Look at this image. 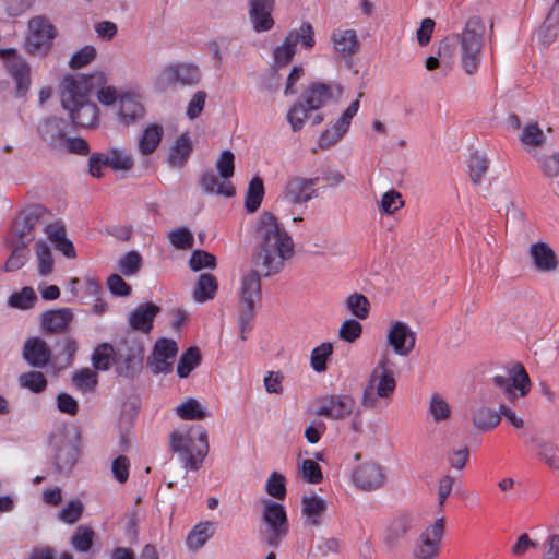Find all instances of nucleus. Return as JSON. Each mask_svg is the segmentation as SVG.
<instances>
[{
  "instance_id": "1",
  "label": "nucleus",
  "mask_w": 559,
  "mask_h": 559,
  "mask_svg": "<svg viewBox=\"0 0 559 559\" xmlns=\"http://www.w3.org/2000/svg\"><path fill=\"white\" fill-rule=\"evenodd\" d=\"M294 247L293 238L277 218L272 213H264L257 228L252 254L254 267L265 277L280 273L285 261L294 255Z\"/></svg>"
},
{
  "instance_id": "2",
  "label": "nucleus",
  "mask_w": 559,
  "mask_h": 559,
  "mask_svg": "<svg viewBox=\"0 0 559 559\" xmlns=\"http://www.w3.org/2000/svg\"><path fill=\"white\" fill-rule=\"evenodd\" d=\"M102 75L64 76L61 83V104L72 122L82 128H95L99 123V110L92 100L91 90L99 86Z\"/></svg>"
},
{
  "instance_id": "3",
  "label": "nucleus",
  "mask_w": 559,
  "mask_h": 559,
  "mask_svg": "<svg viewBox=\"0 0 559 559\" xmlns=\"http://www.w3.org/2000/svg\"><path fill=\"white\" fill-rule=\"evenodd\" d=\"M485 29L481 19L473 16L467 20L462 33L456 35L460 63L468 75L477 73L480 67Z\"/></svg>"
},
{
  "instance_id": "4",
  "label": "nucleus",
  "mask_w": 559,
  "mask_h": 559,
  "mask_svg": "<svg viewBox=\"0 0 559 559\" xmlns=\"http://www.w3.org/2000/svg\"><path fill=\"white\" fill-rule=\"evenodd\" d=\"M170 450L178 454L183 468L200 469L209 452L206 430L202 429L197 439L189 429L174 431L170 435Z\"/></svg>"
},
{
  "instance_id": "5",
  "label": "nucleus",
  "mask_w": 559,
  "mask_h": 559,
  "mask_svg": "<svg viewBox=\"0 0 559 559\" xmlns=\"http://www.w3.org/2000/svg\"><path fill=\"white\" fill-rule=\"evenodd\" d=\"M396 388V380L384 355L372 369L365 385L361 404L366 408H376L380 401L391 402Z\"/></svg>"
},
{
  "instance_id": "6",
  "label": "nucleus",
  "mask_w": 559,
  "mask_h": 559,
  "mask_svg": "<svg viewBox=\"0 0 559 559\" xmlns=\"http://www.w3.org/2000/svg\"><path fill=\"white\" fill-rule=\"evenodd\" d=\"M262 523L260 534L263 542L271 547H278L289 531L285 507L272 500H264Z\"/></svg>"
},
{
  "instance_id": "7",
  "label": "nucleus",
  "mask_w": 559,
  "mask_h": 559,
  "mask_svg": "<svg viewBox=\"0 0 559 559\" xmlns=\"http://www.w3.org/2000/svg\"><path fill=\"white\" fill-rule=\"evenodd\" d=\"M57 35L55 26L45 16H34L28 21V32L24 43L25 51L34 57H46Z\"/></svg>"
},
{
  "instance_id": "8",
  "label": "nucleus",
  "mask_w": 559,
  "mask_h": 559,
  "mask_svg": "<svg viewBox=\"0 0 559 559\" xmlns=\"http://www.w3.org/2000/svg\"><path fill=\"white\" fill-rule=\"evenodd\" d=\"M445 534V520L438 518L415 539L411 558L412 559H438L441 552L442 539Z\"/></svg>"
},
{
  "instance_id": "9",
  "label": "nucleus",
  "mask_w": 559,
  "mask_h": 559,
  "mask_svg": "<svg viewBox=\"0 0 559 559\" xmlns=\"http://www.w3.org/2000/svg\"><path fill=\"white\" fill-rule=\"evenodd\" d=\"M492 383L510 402L524 397L531 390L530 377L521 364L513 365L503 374H496Z\"/></svg>"
},
{
  "instance_id": "10",
  "label": "nucleus",
  "mask_w": 559,
  "mask_h": 559,
  "mask_svg": "<svg viewBox=\"0 0 559 559\" xmlns=\"http://www.w3.org/2000/svg\"><path fill=\"white\" fill-rule=\"evenodd\" d=\"M319 178H304L299 176L287 180L281 194V200L289 205H302L318 197L314 186Z\"/></svg>"
},
{
  "instance_id": "11",
  "label": "nucleus",
  "mask_w": 559,
  "mask_h": 559,
  "mask_svg": "<svg viewBox=\"0 0 559 559\" xmlns=\"http://www.w3.org/2000/svg\"><path fill=\"white\" fill-rule=\"evenodd\" d=\"M352 481L362 491H374L382 488L386 481L383 466L374 461L358 464L352 471Z\"/></svg>"
},
{
  "instance_id": "12",
  "label": "nucleus",
  "mask_w": 559,
  "mask_h": 559,
  "mask_svg": "<svg viewBox=\"0 0 559 559\" xmlns=\"http://www.w3.org/2000/svg\"><path fill=\"white\" fill-rule=\"evenodd\" d=\"M56 467L60 473H68L76 464L80 455V437L75 431L59 436L56 441Z\"/></svg>"
},
{
  "instance_id": "13",
  "label": "nucleus",
  "mask_w": 559,
  "mask_h": 559,
  "mask_svg": "<svg viewBox=\"0 0 559 559\" xmlns=\"http://www.w3.org/2000/svg\"><path fill=\"white\" fill-rule=\"evenodd\" d=\"M0 58L4 60L7 71L15 80L17 94L20 96L25 95L31 86V66L28 62L17 56L15 48H1Z\"/></svg>"
},
{
  "instance_id": "14",
  "label": "nucleus",
  "mask_w": 559,
  "mask_h": 559,
  "mask_svg": "<svg viewBox=\"0 0 559 559\" xmlns=\"http://www.w3.org/2000/svg\"><path fill=\"white\" fill-rule=\"evenodd\" d=\"M359 99L353 100L342 116L321 133L318 140L321 150H328L336 145L344 138L350 127L352 119L359 109Z\"/></svg>"
},
{
  "instance_id": "15",
  "label": "nucleus",
  "mask_w": 559,
  "mask_h": 559,
  "mask_svg": "<svg viewBox=\"0 0 559 559\" xmlns=\"http://www.w3.org/2000/svg\"><path fill=\"white\" fill-rule=\"evenodd\" d=\"M178 352L177 343L169 338L156 341L152 355L147 359V366L154 374L170 373L173 361Z\"/></svg>"
},
{
  "instance_id": "16",
  "label": "nucleus",
  "mask_w": 559,
  "mask_h": 559,
  "mask_svg": "<svg viewBox=\"0 0 559 559\" xmlns=\"http://www.w3.org/2000/svg\"><path fill=\"white\" fill-rule=\"evenodd\" d=\"M355 400L347 394H333L322 397L316 414L333 420H341L352 415Z\"/></svg>"
},
{
  "instance_id": "17",
  "label": "nucleus",
  "mask_w": 559,
  "mask_h": 559,
  "mask_svg": "<svg viewBox=\"0 0 559 559\" xmlns=\"http://www.w3.org/2000/svg\"><path fill=\"white\" fill-rule=\"evenodd\" d=\"M388 344L400 356H407L415 347L416 333L402 321L394 322L386 333Z\"/></svg>"
},
{
  "instance_id": "18",
  "label": "nucleus",
  "mask_w": 559,
  "mask_h": 559,
  "mask_svg": "<svg viewBox=\"0 0 559 559\" xmlns=\"http://www.w3.org/2000/svg\"><path fill=\"white\" fill-rule=\"evenodd\" d=\"M200 80L199 68L189 63H176L166 67L159 81L164 85H194Z\"/></svg>"
},
{
  "instance_id": "19",
  "label": "nucleus",
  "mask_w": 559,
  "mask_h": 559,
  "mask_svg": "<svg viewBox=\"0 0 559 559\" xmlns=\"http://www.w3.org/2000/svg\"><path fill=\"white\" fill-rule=\"evenodd\" d=\"M248 16L257 33L267 32L274 26L272 12L275 0H248Z\"/></svg>"
},
{
  "instance_id": "20",
  "label": "nucleus",
  "mask_w": 559,
  "mask_h": 559,
  "mask_svg": "<svg viewBox=\"0 0 559 559\" xmlns=\"http://www.w3.org/2000/svg\"><path fill=\"white\" fill-rule=\"evenodd\" d=\"M144 348L140 344L120 345L116 350V366L119 374L132 376L143 361Z\"/></svg>"
},
{
  "instance_id": "21",
  "label": "nucleus",
  "mask_w": 559,
  "mask_h": 559,
  "mask_svg": "<svg viewBox=\"0 0 559 559\" xmlns=\"http://www.w3.org/2000/svg\"><path fill=\"white\" fill-rule=\"evenodd\" d=\"M527 447L535 452L536 457L554 471H559V445L534 435L525 441Z\"/></svg>"
},
{
  "instance_id": "22",
  "label": "nucleus",
  "mask_w": 559,
  "mask_h": 559,
  "mask_svg": "<svg viewBox=\"0 0 559 559\" xmlns=\"http://www.w3.org/2000/svg\"><path fill=\"white\" fill-rule=\"evenodd\" d=\"M43 140L55 151L62 152L66 141V122L61 118L50 117L39 126Z\"/></svg>"
},
{
  "instance_id": "23",
  "label": "nucleus",
  "mask_w": 559,
  "mask_h": 559,
  "mask_svg": "<svg viewBox=\"0 0 559 559\" xmlns=\"http://www.w3.org/2000/svg\"><path fill=\"white\" fill-rule=\"evenodd\" d=\"M335 92L340 95L338 87L324 83H312L302 93V100L309 109L318 110L335 98Z\"/></svg>"
},
{
  "instance_id": "24",
  "label": "nucleus",
  "mask_w": 559,
  "mask_h": 559,
  "mask_svg": "<svg viewBox=\"0 0 559 559\" xmlns=\"http://www.w3.org/2000/svg\"><path fill=\"white\" fill-rule=\"evenodd\" d=\"M24 359L35 368H44L51 359V349L40 337L28 338L23 347Z\"/></svg>"
},
{
  "instance_id": "25",
  "label": "nucleus",
  "mask_w": 559,
  "mask_h": 559,
  "mask_svg": "<svg viewBox=\"0 0 559 559\" xmlns=\"http://www.w3.org/2000/svg\"><path fill=\"white\" fill-rule=\"evenodd\" d=\"M418 522V514L415 512H403L395 516L388 526L384 539L390 546L402 539Z\"/></svg>"
},
{
  "instance_id": "26",
  "label": "nucleus",
  "mask_w": 559,
  "mask_h": 559,
  "mask_svg": "<svg viewBox=\"0 0 559 559\" xmlns=\"http://www.w3.org/2000/svg\"><path fill=\"white\" fill-rule=\"evenodd\" d=\"M45 234L55 249L60 251L66 258L74 259L76 257L72 241L67 237L66 225L61 221H56L45 227Z\"/></svg>"
},
{
  "instance_id": "27",
  "label": "nucleus",
  "mask_w": 559,
  "mask_h": 559,
  "mask_svg": "<svg viewBox=\"0 0 559 559\" xmlns=\"http://www.w3.org/2000/svg\"><path fill=\"white\" fill-rule=\"evenodd\" d=\"M530 257L535 269L543 273L554 272L558 267V258L546 242L533 243L530 247Z\"/></svg>"
},
{
  "instance_id": "28",
  "label": "nucleus",
  "mask_w": 559,
  "mask_h": 559,
  "mask_svg": "<svg viewBox=\"0 0 559 559\" xmlns=\"http://www.w3.org/2000/svg\"><path fill=\"white\" fill-rule=\"evenodd\" d=\"M537 40L543 46H549L559 37V0H555L544 22L538 27Z\"/></svg>"
},
{
  "instance_id": "29",
  "label": "nucleus",
  "mask_w": 559,
  "mask_h": 559,
  "mask_svg": "<svg viewBox=\"0 0 559 559\" xmlns=\"http://www.w3.org/2000/svg\"><path fill=\"white\" fill-rule=\"evenodd\" d=\"M73 320V312L70 308L45 311L40 316L43 331L47 333L64 332Z\"/></svg>"
},
{
  "instance_id": "30",
  "label": "nucleus",
  "mask_w": 559,
  "mask_h": 559,
  "mask_svg": "<svg viewBox=\"0 0 559 559\" xmlns=\"http://www.w3.org/2000/svg\"><path fill=\"white\" fill-rule=\"evenodd\" d=\"M159 312V307L152 302L139 306L128 316V322L133 330L148 333L153 328L154 318Z\"/></svg>"
},
{
  "instance_id": "31",
  "label": "nucleus",
  "mask_w": 559,
  "mask_h": 559,
  "mask_svg": "<svg viewBox=\"0 0 559 559\" xmlns=\"http://www.w3.org/2000/svg\"><path fill=\"white\" fill-rule=\"evenodd\" d=\"M261 275L260 270H249L241 277L240 300L241 305L257 304L261 298Z\"/></svg>"
},
{
  "instance_id": "32",
  "label": "nucleus",
  "mask_w": 559,
  "mask_h": 559,
  "mask_svg": "<svg viewBox=\"0 0 559 559\" xmlns=\"http://www.w3.org/2000/svg\"><path fill=\"white\" fill-rule=\"evenodd\" d=\"M164 135V129L158 123L148 124L138 140V150L141 155H152L159 146Z\"/></svg>"
},
{
  "instance_id": "33",
  "label": "nucleus",
  "mask_w": 559,
  "mask_h": 559,
  "mask_svg": "<svg viewBox=\"0 0 559 559\" xmlns=\"http://www.w3.org/2000/svg\"><path fill=\"white\" fill-rule=\"evenodd\" d=\"M500 421L501 417L499 411L497 412L489 406L481 404L475 406L472 411V423L478 431H491L500 424Z\"/></svg>"
},
{
  "instance_id": "34",
  "label": "nucleus",
  "mask_w": 559,
  "mask_h": 559,
  "mask_svg": "<svg viewBox=\"0 0 559 559\" xmlns=\"http://www.w3.org/2000/svg\"><path fill=\"white\" fill-rule=\"evenodd\" d=\"M192 152V141L188 132L181 133L170 146L168 163L174 168H181L186 165Z\"/></svg>"
},
{
  "instance_id": "35",
  "label": "nucleus",
  "mask_w": 559,
  "mask_h": 559,
  "mask_svg": "<svg viewBox=\"0 0 559 559\" xmlns=\"http://www.w3.org/2000/svg\"><path fill=\"white\" fill-rule=\"evenodd\" d=\"M326 511V502L317 495L304 497L301 500V512L306 522L312 526H319Z\"/></svg>"
},
{
  "instance_id": "36",
  "label": "nucleus",
  "mask_w": 559,
  "mask_h": 559,
  "mask_svg": "<svg viewBox=\"0 0 559 559\" xmlns=\"http://www.w3.org/2000/svg\"><path fill=\"white\" fill-rule=\"evenodd\" d=\"M118 115L123 124L130 126L144 116V108L134 96L123 95L119 98Z\"/></svg>"
},
{
  "instance_id": "37",
  "label": "nucleus",
  "mask_w": 559,
  "mask_h": 559,
  "mask_svg": "<svg viewBox=\"0 0 559 559\" xmlns=\"http://www.w3.org/2000/svg\"><path fill=\"white\" fill-rule=\"evenodd\" d=\"M200 185L204 192L215 193L217 195H224L230 198L235 194V187L230 180L224 178L218 179L213 173H204L201 176Z\"/></svg>"
},
{
  "instance_id": "38",
  "label": "nucleus",
  "mask_w": 559,
  "mask_h": 559,
  "mask_svg": "<svg viewBox=\"0 0 559 559\" xmlns=\"http://www.w3.org/2000/svg\"><path fill=\"white\" fill-rule=\"evenodd\" d=\"M334 48L344 57L352 56L359 49L357 34L353 29H337L332 35Z\"/></svg>"
},
{
  "instance_id": "39",
  "label": "nucleus",
  "mask_w": 559,
  "mask_h": 559,
  "mask_svg": "<svg viewBox=\"0 0 559 559\" xmlns=\"http://www.w3.org/2000/svg\"><path fill=\"white\" fill-rule=\"evenodd\" d=\"M285 39L295 48L300 45L306 50L312 49L316 45L314 31L309 22H302L298 28L289 31Z\"/></svg>"
},
{
  "instance_id": "40",
  "label": "nucleus",
  "mask_w": 559,
  "mask_h": 559,
  "mask_svg": "<svg viewBox=\"0 0 559 559\" xmlns=\"http://www.w3.org/2000/svg\"><path fill=\"white\" fill-rule=\"evenodd\" d=\"M215 524L210 521L197 524L187 536V546L192 550H199L214 535Z\"/></svg>"
},
{
  "instance_id": "41",
  "label": "nucleus",
  "mask_w": 559,
  "mask_h": 559,
  "mask_svg": "<svg viewBox=\"0 0 559 559\" xmlns=\"http://www.w3.org/2000/svg\"><path fill=\"white\" fill-rule=\"evenodd\" d=\"M104 154L108 167L115 171H130L134 166V159L126 148L111 147Z\"/></svg>"
},
{
  "instance_id": "42",
  "label": "nucleus",
  "mask_w": 559,
  "mask_h": 559,
  "mask_svg": "<svg viewBox=\"0 0 559 559\" xmlns=\"http://www.w3.org/2000/svg\"><path fill=\"white\" fill-rule=\"evenodd\" d=\"M217 287V281L214 275L209 273L201 274L193 290L194 300L204 302L213 299Z\"/></svg>"
},
{
  "instance_id": "43",
  "label": "nucleus",
  "mask_w": 559,
  "mask_h": 559,
  "mask_svg": "<svg viewBox=\"0 0 559 559\" xmlns=\"http://www.w3.org/2000/svg\"><path fill=\"white\" fill-rule=\"evenodd\" d=\"M428 414L435 424H442L451 418L450 404L439 393H433L429 401Z\"/></svg>"
},
{
  "instance_id": "44",
  "label": "nucleus",
  "mask_w": 559,
  "mask_h": 559,
  "mask_svg": "<svg viewBox=\"0 0 559 559\" xmlns=\"http://www.w3.org/2000/svg\"><path fill=\"white\" fill-rule=\"evenodd\" d=\"M34 228V218L29 216H24L14 221L11 237L13 238V242L15 246L26 248V243L31 240V234Z\"/></svg>"
},
{
  "instance_id": "45",
  "label": "nucleus",
  "mask_w": 559,
  "mask_h": 559,
  "mask_svg": "<svg viewBox=\"0 0 559 559\" xmlns=\"http://www.w3.org/2000/svg\"><path fill=\"white\" fill-rule=\"evenodd\" d=\"M116 365V350L108 344L103 343L98 345L92 355V365L97 370H108L111 365Z\"/></svg>"
},
{
  "instance_id": "46",
  "label": "nucleus",
  "mask_w": 559,
  "mask_h": 559,
  "mask_svg": "<svg viewBox=\"0 0 559 559\" xmlns=\"http://www.w3.org/2000/svg\"><path fill=\"white\" fill-rule=\"evenodd\" d=\"M345 307L358 320H365L370 312V302L368 298L360 293H353L345 299Z\"/></svg>"
},
{
  "instance_id": "47",
  "label": "nucleus",
  "mask_w": 559,
  "mask_h": 559,
  "mask_svg": "<svg viewBox=\"0 0 559 559\" xmlns=\"http://www.w3.org/2000/svg\"><path fill=\"white\" fill-rule=\"evenodd\" d=\"M263 195V180L259 176H255L249 182L248 190L246 193L245 205L249 213H253L260 207Z\"/></svg>"
},
{
  "instance_id": "48",
  "label": "nucleus",
  "mask_w": 559,
  "mask_h": 559,
  "mask_svg": "<svg viewBox=\"0 0 559 559\" xmlns=\"http://www.w3.org/2000/svg\"><path fill=\"white\" fill-rule=\"evenodd\" d=\"M333 354V345L330 342H324L314 347L310 354V367L317 373L325 372L328 369L326 361Z\"/></svg>"
},
{
  "instance_id": "49",
  "label": "nucleus",
  "mask_w": 559,
  "mask_h": 559,
  "mask_svg": "<svg viewBox=\"0 0 559 559\" xmlns=\"http://www.w3.org/2000/svg\"><path fill=\"white\" fill-rule=\"evenodd\" d=\"M201 364V353L197 347L188 348L179 358L177 374L179 378H187L192 370Z\"/></svg>"
},
{
  "instance_id": "50",
  "label": "nucleus",
  "mask_w": 559,
  "mask_h": 559,
  "mask_svg": "<svg viewBox=\"0 0 559 559\" xmlns=\"http://www.w3.org/2000/svg\"><path fill=\"white\" fill-rule=\"evenodd\" d=\"M177 415L183 420H200L206 417V412L203 409L199 401L193 397L188 399L186 402L176 407Z\"/></svg>"
},
{
  "instance_id": "51",
  "label": "nucleus",
  "mask_w": 559,
  "mask_h": 559,
  "mask_svg": "<svg viewBox=\"0 0 559 559\" xmlns=\"http://www.w3.org/2000/svg\"><path fill=\"white\" fill-rule=\"evenodd\" d=\"M38 273L43 276L50 274L53 270V258L49 246L44 241L35 245Z\"/></svg>"
},
{
  "instance_id": "52",
  "label": "nucleus",
  "mask_w": 559,
  "mask_h": 559,
  "mask_svg": "<svg viewBox=\"0 0 559 559\" xmlns=\"http://www.w3.org/2000/svg\"><path fill=\"white\" fill-rule=\"evenodd\" d=\"M88 75H102L103 82L99 84V86H95L91 90V96L96 93L98 100L106 106L112 105L117 99V91L112 86L107 85V78L104 72L97 71L90 73Z\"/></svg>"
},
{
  "instance_id": "53",
  "label": "nucleus",
  "mask_w": 559,
  "mask_h": 559,
  "mask_svg": "<svg viewBox=\"0 0 559 559\" xmlns=\"http://www.w3.org/2000/svg\"><path fill=\"white\" fill-rule=\"evenodd\" d=\"M19 383L24 389L40 393L47 386V379L40 371H28L20 374Z\"/></svg>"
},
{
  "instance_id": "54",
  "label": "nucleus",
  "mask_w": 559,
  "mask_h": 559,
  "mask_svg": "<svg viewBox=\"0 0 559 559\" xmlns=\"http://www.w3.org/2000/svg\"><path fill=\"white\" fill-rule=\"evenodd\" d=\"M537 163L543 175L548 180L551 182L558 180L559 183V153L538 156Z\"/></svg>"
},
{
  "instance_id": "55",
  "label": "nucleus",
  "mask_w": 559,
  "mask_h": 559,
  "mask_svg": "<svg viewBox=\"0 0 559 559\" xmlns=\"http://www.w3.org/2000/svg\"><path fill=\"white\" fill-rule=\"evenodd\" d=\"M310 111H313V109H309L302 99L290 108L287 114V120L293 131L297 132L304 128L306 120L309 118Z\"/></svg>"
},
{
  "instance_id": "56",
  "label": "nucleus",
  "mask_w": 559,
  "mask_h": 559,
  "mask_svg": "<svg viewBox=\"0 0 559 559\" xmlns=\"http://www.w3.org/2000/svg\"><path fill=\"white\" fill-rule=\"evenodd\" d=\"M469 177L474 185L480 183L488 170V160L484 155L473 153L468 160Z\"/></svg>"
},
{
  "instance_id": "57",
  "label": "nucleus",
  "mask_w": 559,
  "mask_h": 559,
  "mask_svg": "<svg viewBox=\"0 0 559 559\" xmlns=\"http://www.w3.org/2000/svg\"><path fill=\"white\" fill-rule=\"evenodd\" d=\"M72 383L80 391H92L97 385V374L88 368L81 369L73 373Z\"/></svg>"
},
{
  "instance_id": "58",
  "label": "nucleus",
  "mask_w": 559,
  "mask_h": 559,
  "mask_svg": "<svg viewBox=\"0 0 559 559\" xmlns=\"http://www.w3.org/2000/svg\"><path fill=\"white\" fill-rule=\"evenodd\" d=\"M94 532L90 527L80 526L71 538L72 547L79 552H86L93 545Z\"/></svg>"
},
{
  "instance_id": "59",
  "label": "nucleus",
  "mask_w": 559,
  "mask_h": 559,
  "mask_svg": "<svg viewBox=\"0 0 559 559\" xmlns=\"http://www.w3.org/2000/svg\"><path fill=\"white\" fill-rule=\"evenodd\" d=\"M189 266L194 272L203 269H214L216 266V258L207 251L194 250L190 257Z\"/></svg>"
},
{
  "instance_id": "60",
  "label": "nucleus",
  "mask_w": 559,
  "mask_h": 559,
  "mask_svg": "<svg viewBox=\"0 0 559 559\" xmlns=\"http://www.w3.org/2000/svg\"><path fill=\"white\" fill-rule=\"evenodd\" d=\"M255 305H241L239 311L238 324L240 328V337L242 341L247 340L246 334L249 333L253 328V321L255 318Z\"/></svg>"
},
{
  "instance_id": "61",
  "label": "nucleus",
  "mask_w": 559,
  "mask_h": 559,
  "mask_svg": "<svg viewBox=\"0 0 559 559\" xmlns=\"http://www.w3.org/2000/svg\"><path fill=\"white\" fill-rule=\"evenodd\" d=\"M520 140L524 145L536 147L545 143L546 136L537 123H531L524 128Z\"/></svg>"
},
{
  "instance_id": "62",
  "label": "nucleus",
  "mask_w": 559,
  "mask_h": 559,
  "mask_svg": "<svg viewBox=\"0 0 559 559\" xmlns=\"http://www.w3.org/2000/svg\"><path fill=\"white\" fill-rule=\"evenodd\" d=\"M36 295L33 288L24 287L17 293H13L9 298V305L14 308L28 309L33 307Z\"/></svg>"
},
{
  "instance_id": "63",
  "label": "nucleus",
  "mask_w": 559,
  "mask_h": 559,
  "mask_svg": "<svg viewBox=\"0 0 559 559\" xmlns=\"http://www.w3.org/2000/svg\"><path fill=\"white\" fill-rule=\"evenodd\" d=\"M142 264V257L136 251L126 253L119 261V271L126 276L136 274Z\"/></svg>"
},
{
  "instance_id": "64",
  "label": "nucleus",
  "mask_w": 559,
  "mask_h": 559,
  "mask_svg": "<svg viewBox=\"0 0 559 559\" xmlns=\"http://www.w3.org/2000/svg\"><path fill=\"white\" fill-rule=\"evenodd\" d=\"M97 51L94 46L87 45L72 55L69 67L80 69L90 64L96 58Z\"/></svg>"
}]
</instances>
